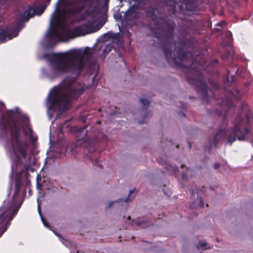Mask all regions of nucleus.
<instances>
[{
    "label": "nucleus",
    "instance_id": "f257e3e1",
    "mask_svg": "<svg viewBox=\"0 0 253 253\" xmlns=\"http://www.w3.org/2000/svg\"><path fill=\"white\" fill-rule=\"evenodd\" d=\"M145 12L150 20V30L154 37L160 41V47L168 62L182 69L186 73V81L194 87L198 93L201 94L202 99L207 104L209 103L208 86L203 74L193 69L192 67L185 66L181 62L186 60L188 56L193 57L191 52L184 50L187 46V41L181 40L175 42L174 50L176 56L172 53L171 45L176 27L174 21L167 17L161 16L159 10L154 6H149Z\"/></svg>",
    "mask_w": 253,
    "mask_h": 253
},
{
    "label": "nucleus",
    "instance_id": "f03ea898",
    "mask_svg": "<svg viewBox=\"0 0 253 253\" xmlns=\"http://www.w3.org/2000/svg\"><path fill=\"white\" fill-rule=\"evenodd\" d=\"M88 47H86L84 51L80 49H71L64 52L47 54L45 57L51 64V69L54 78L67 73L80 75L85 66L93 72L98 68L96 59L88 58L85 61L84 56L88 54Z\"/></svg>",
    "mask_w": 253,
    "mask_h": 253
},
{
    "label": "nucleus",
    "instance_id": "7ed1b4c3",
    "mask_svg": "<svg viewBox=\"0 0 253 253\" xmlns=\"http://www.w3.org/2000/svg\"><path fill=\"white\" fill-rule=\"evenodd\" d=\"M82 84L75 80H64L58 85L54 86L48 96V109L51 111H64L68 110L73 100H77L84 93Z\"/></svg>",
    "mask_w": 253,
    "mask_h": 253
},
{
    "label": "nucleus",
    "instance_id": "20e7f679",
    "mask_svg": "<svg viewBox=\"0 0 253 253\" xmlns=\"http://www.w3.org/2000/svg\"><path fill=\"white\" fill-rule=\"evenodd\" d=\"M1 130L5 135L8 134V129L10 130V140L12 148L15 154H20L25 159L27 155L28 144L26 141H21L20 138V128L13 121L11 123L10 119L3 118L0 124Z\"/></svg>",
    "mask_w": 253,
    "mask_h": 253
},
{
    "label": "nucleus",
    "instance_id": "39448f33",
    "mask_svg": "<svg viewBox=\"0 0 253 253\" xmlns=\"http://www.w3.org/2000/svg\"><path fill=\"white\" fill-rule=\"evenodd\" d=\"M238 112V140H245L248 137L253 122V114L245 102H242Z\"/></svg>",
    "mask_w": 253,
    "mask_h": 253
},
{
    "label": "nucleus",
    "instance_id": "423d86ee",
    "mask_svg": "<svg viewBox=\"0 0 253 253\" xmlns=\"http://www.w3.org/2000/svg\"><path fill=\"white\" fill-rule=\"evenodd\" d=\"M87 127L88 126H86L77 129L74 145L76 147H86L91 151L94 149V145L98 138L95 136L94 132L88 130Z\"/></svg>",
    "mask_w": 253,
    "mask_h": 253
},
{
    "label": "nucleus",
    "instance_id": "0eeeda50",
    "mask_svg": "<svg viewBox=\"0 0 253 253\" xmlns=\"http://www.w3.org/2000/svg\"><path fill=\"white\" fill-rule=\"evenodd\" d=\"M102 26L103 24H97L93 26L92 22L88 21L86 23L81 24L75 27L70 32H64L62 35L63 37L68 39H73L76 37L96 32Z\"/></svg>",
    "mask_w": 253,
    "mask_h": 253
},
{
    "label": "nucleus",
    "instance_id": "6e6552de",
    "mask_svg": "<svg viewBox=\"0 0 253 253\" xmlns=\"http://www.w3.org/2000/svg\"><path fill=\"white\" fill-rule=\"evenodd\" d=\"M227 133H229V135L227 137V143L231 144L236 140L237 137V124L235 123L234 127L231 129L226 130L222 128L218 129L213 138L209 140V144L211 145H213L217 148L219 141L225 138Z\"/></svg>",
    "mask_w": 253,
    "mask_h": 253
},
{
    "label": "nucleus",
    "instance_id": "1a4fd4ad",
    "mask_svg": "<svg viewBox=\"0 0 253 253\" xmlns=\"http://www.w3.org/2000/svg\"><path fill=\"white\" fill-rule=\"evenodd\" d=\"M23 173L24 170H22L16 175L15 179V190L12 197V201L10 203L8 204L7 209L2 211L1 213H3L5 211H8L10 214H12L13 213V211L16 208H18V210L20 209L22 205V201L20 202L18 204H17V203L19 199L18 194L21 190L22 185V178L21 176Z\"/></svg>",
    "mask_w": 253,
    "mask_h": 253
},
{
    "label": "nucleus",
    "instance_id": "9d476101",
    "mask_svg": "<svg viewBox=\"0 0 253 253\" xmlns=\"http://www.w3.org/2000/svg\"><path fill=\"white\" fill-rule=\"evenodd\" d=\"M19 17L17 18L16 21L17 23L15 27L9 28L13 38L18 35L19 31L24 27V23L29 21V19L34 16V14H31V9H29L25 11L23 13H20Z\"/></svg>",
    "mask_w": 253,
    "mask_h": 253
},
{
    "label": "nucleus",
    "instance_id": "9b49d317",
    "mask_svg": "<svg viewBox=\"0 0 253 253\" xmlns=\"http://www.w3.org/2000/svg\"><path fill=\"white\" fill-rule=\"evenodd\" d=\"M18 211V208H16L12 214H10L8 211H5L0 214V237L6 231L8 226L10 224V221L17 214Z\"/></svg>",
    "mask_w": 253,
    "mask_h": 253
},
{
    "label": "nucleus",
    "instance_id": "f8f14e48",
    "mask_svg": "<svg viewBox=\"0 0 253 253\" xmlns=\"http://www.w3.org/2000/svg\"><path fill=\"white\" fill-rule=\"evenodd\" d=\"M139 5H132L130 6L126 12V16L127 17H134L137 19L139 16Z\"/></svg>",
    "mask_w": 253,
    "mask_h": 253
},
{
    "label": "nucleus",
    "instance_id": "ddd939ff",
    "mask_svg": "<svg viewBox=\"0 0 253 253\" xmlns=\"http://www.w3.org/2000/svg\"><path fill=\"white\" fill-rule=\"evenodd\" d=\"M158 162L160 164L164 166L167 170L171 173L175 174L178 171V169L176 166L167 163L165 160L159 159Z\"/></svg>",
    "mask_w": 253,
    "mask_h": 253
},
{
    "label": "nucleus",
    "instance_id": "4468645a",
    "mask_svg": "<svg viewBox=\"0 0 253 253\" xmlns=\"http://www.w3.org/2000/svg\"><path fill=\"white\" fill-rule=\"evenodd\" d=\"M202 0H186L184 5L186 10L192 11L198 8L199 2Z\"/></svg>",
    "mask_w": 253,
    "mask_h": 253
},
{
    "label": "nucleus",
    "instance_id": "2eb2a0df",
    "mask_svg": "<svg viewBox=\"0 0 253 253\" xmlns=\"http://www.w3.org/2000/svg\"><path fill=\"white\" fill-rule=\"evenodd\" d=\"M12 38L13 37L8 30V28H6L5 30L0 29V43L4 42Z\"/></svg>",
    "mask_w": 253,
    "mask_h": 253
},
{
    "label": "nucleus",
    "instance_id": "dca6fc26",
    "mask_svg": "<svg viewBox=\"0 0 253 253\" xmlns=\"http://www.w3.org/2000/svg\"><path fill=\"white\" fill-rule=\"evenodd\" d=\"M203 207L204 202L201 197L198 198L196 200H195L193 203L190 205L191 209L203 208Z\"/></svg>",
    "mask_w": 253,
    "mask_h": 253
},
{
    "label": "nucleus",
    "instance_id": "f3484780",
    "mask_svg": "<svg viewBox=\"0 0 253 253\" xmlns=\"http://www.w3.org/2000/svg\"><path fill=\"white\" fill-rule=\"evenodd\" d=\"M236 77L231 75L229 71H227V75L224 81V84L226 86H230L232 82H234L235 80Z\"/></svg>",
    "mask_w": 253,
    "mask_h": 253
},
{
    "label": "nucleus",
    "instance_id": "a211bd4d",
    "mask_svg": "<svg viewBox=\"0 0 253 253\" xmlns=\"http://www.w3.org/2000/svg\"><path fill=\"white\" fill-rule=\"evenodd\" d=\"M49 37L53 39H58L61 40L62 37L59 31L56 29H52L48 35Z\"/></svg>",
    "mask_w": 253,
    "mask_h": 253
},
{
    "label": "nucleus",
    "instance_id": "6ab92c4d",
    "mask_svg": "<svg viewBox=\"0 0 253 253\" xmlns=\"http://www.w3.org/2000/svg\"><path fill=\"white\" fill-rule=\"evenodd\" d=\"M46 8V6L45 5H41L36 9L33 10V12L31 14H34V16L35 15H41L43 11H44L45 9Z\"/></svg>",
    "mask_w": 253,
    "mask_h": 253
},
{
    "label": "nucleus",
    "instance_id": "aec40b11",
    "mask_svg": "<svg viewBox=\"0 0 253 253\" xmlns=\"http://www.w3.org/2000/svg\"><path fill=\"white\" fill-rule=\"evenodd\" d=\"M38 211H39V214L40 215L41 218L42 219V221L43 225L45 227L48 228L49 229H51V226L49 225V223L47 221V220L44 218V217L42 215L40 204L38 205Z\"/></svg>",
    "mask_w": 253,
    "mask_h": 253
},
{
    "label": "nucleus",
    "instance_id": "412c9836",
    "mask_svg": "<svg viewBox=\"0 0 253 253\" xmlns=\"http://www.w3.org/2000/svg\"><path fill=\"white\" fill-rule=\"evenodd\" d=\"M24 170V173L25 176V186L27 187H30V185L31 184L30 180L29 178V176H30V174L28 172V168H27L26 169Z\"/></svg>",
    "mask_w": 253,
    "mask_h": 253
},
{
    "label": "nucleus",
    "instance_id": "4be33fe9",
    "mask_svg": "<svg viewBox=\"0 0 253 253\" xmlns=\"http://www.w3.org/2000/svg\"><path fill=\"white\" fill-rule=\"evenodd\" d=\"M140 101L142 104V105L143 106L142 107V109L143 110H147L149 106V102L148 100H147V99H144V98H140Z\"/></svg>",
    "mask_w": 253,
    "mask_h": 253
},
{
    "label": "nucleus",
    "instance_id": "5701e85b",
    "mask_svg": "<svg viewBox=\"0 0 253 253\" xmlns=\"http://www.w3.org/2000/svg\"><path fill=\"white\" fill-rule=\"evenodd\" d=\"M136 225L138 227H141L143 228L150 226V224L145 221H138L136 222Z\"/></svg>",
    "mask_w": 253,
    "mask_h": 253
},
{
    "label": "nucleus",
    "instance_id": "b1692460",
    "mask_svg": "<svg viewBox=\"0 0 253 253\" xmlns=\"http://www.w3.org/2000/svg\"><path fill=\"white\" fill-rule=\"evenodd\" d=\"M199 248L202 249L203 250L209 249L210 248L207 244L204 241H202L199 243V246H198V248L199 249Z\"/></svg>",
    "mask_w": 253,
    "mask_h": 253
},
{
    "label": "nucleus",
    "instance_id": "393cba45",
    "mask_svg": "<svg viewBox=\"0 0 253 253\" xmlns=\"http://www.w3.org/2000/svg\"><path fill=\"white\" fill-rule=\"evenodd\" d=\"M60 22L59 15L58 14L56 15L52 19L51 23L52 24H57Z\"/></svg>",
    "mask_w": 253,
    "mask_h": 253
},
{
    "label": "nucleus",
    "instance_id": "a878e982",
    "mask_svg": "<svg viewBox=\"0 0 253 253\" xmlns=\"http://www.w3.org/2000/svg\"><path fill=\"white\" fill-rule=\"evenodd\" d=\"M208 82L214 88L217 89L218 84L216 81L209 79Z\"/></svg>",
    "mask_w": 253,
    "mask_h": 253
},
{
    "label": "nucleus",
    "instance_id": "bb28decb",
    "mask_svg": "<svg viewBox=\"0 0 253 253\" xmlns=\"http://www.w3.org/2000/svg\"><path fill=\"white\" fill-rule=\"evenodd\" d=\"M150 113L149 112L145 113L142 119L139 122V123L141 124L145 123L146 119L148 117V116H150Z\"/></svg>",
    "mask_w": 253,
    "mask_h": 253
},
{
    "label": "nucleus",
    "instance_id": "cd10ccee",
    "mask_svg": "<svg viewBox=\"0 0 253 253\" xmlns=\"http://www.w3.org/2000/svg\"><path fill=\"white\" fill-rule=\"evenodd\" d=\"M225 36L227 37L229 42H230L232 38L231 32L229 31H227L225 33Z\"/></svg>",
    "mask_w": 253,
    "mask_h": 253
},
{
    "label": "nucleus",
    "instance_id": "c85d7f7f",
    "mask_svg": "<svg viewBox=\"0 0 253 253\" xmlns=\"http://www.w3.org/2000/svg\"><path fill=\"white\" fill-rule=\"evenodd\" d=\"M230 55V52L229 51H225L222 55H221V58L225 60L227 59Z\"/></svg>",
    "mask_w": 253,
    "mask_h": 253
},
{
    "label": "nucleus",
    "instance_id": "c756f323",
    "mask_svg": "<svg viewBox=\"0 0 253 253\" xmlns=\"http://www.w3.org/2000/svg\"><path fill=\"white\" fill-rule=\"evenodd\" d=\"M189 190L191 192V194L192 196H194L195 194H199L200 192L198 191L197 188L196 189H189Z\"/></svg>",
    "mask_w": 253,
    "mask_h": 253
},
{
    "label": "nucleus",
    "instance_id": "7c9ffc66",
    "mask_svg": "<svg viewBox=\"0 0 253 253\" xmlns=\"http://www.w3.org/2000/svg\"><path fill=\"white\" fill-rule=\"evenodd\" d=\"M134 190H131L130 191V192H129V195L128 196V197L125 199V202H127L128 201H131V199H130V195L134 192Z\"/></svg>",
    "mask_w": 253,
    "mask_h": 253
},
{
    "label": "nucleus",
    "instance_id": "2f4dec72",
    "mask_svg": "<svg viewBox=\"0 0 253 253\" xmlns=\"http://www.w3.org/2000/svg\"><path fill=\"white\" fill-rule=\"evenodd\" d=\"M111 50V48L110 46H107L105 47V48L103 49V53L106 54L108 53L109 52H110Z\"/></svg>",
    "mask_w": 253,
    "mask_h": 253
},
{
    "label": "nucleus",
    "instance_id": "473e14b6",
    "mask_svg": "<svg viewBox=\"0 0 253 253\" xmlns=\"http://www.w3.org/2000/svg\"><path fill=\"white\" fill-rule=\"evenodd\" d=\"M226 105L228 106H231L233 105V102L230 98L227 99L225 102Z\"/></svg>",
    "mask_w": 253,
    "mask_h": 253
},
{
    "label": "nucleus",
    "instance_id": "72a5a7b5",
    "mask_svg": "<svg viewBox=\"0 0 253 253\" xmlns=\"http://www.w3.org/2000/svg\"><path fill=\"white\" fill-rule=\"evenodd\" d=\"M182 179L183 180H186L187 179V173L184 172H182Z\"/></svg>",
    "mask_w": 253,
    "mask_h": 253
},
{
    "label": "nucleus",
    "instance_id": "f704fd0d",
    "mask_svg": "<svg viewBox=\"0 0 253 253\" xmlns=\"http://www.w3.org/2000/svg\"><path fill=\"white\" fill-rule=\"evenodd\" d=\"M21 160L20 157L19 156H17L16 157V160L15 162L16 166H17L20 163Z\"/></svg>",
    "mask_w": 253,
    "mask_h": 253
},
{
    "label": "nucleus",
    "instance_id": "c9c22d12",
    "mask_svg": "<svg viewBox=\"0 0 253 253\" xmlns=\"http://www.w3.org/2000/svg\"><path fill=\"white\" fill-rule=\"evenodd\" d=\"M225 25V22L224 21H222L217 24L218 26H220L221 28L223 27Z\"/></svg>",
    "mask_w": 253,
    "mask_h": 253
},
{
    "label": "nucleus",
    "instance_id": "e433bc0d",
    "mask_svg": "<svg viewBox=\"0 0 253 253\" xmlns=\"http://www.w3.org/2000/svg\"><path fill=\"white\" fill-rule=\"evenodd\" d=\"M220 166V165L218 163H215L213 165V168L214 169H217Z\"/></svg>",
    "mask_w": 253,
    "mask_h": 253
},
{
    "label": "nucleus",
    "instance_id": "4c0bfd02",
    "mask_svg": "<svg viewBox=\"0 0 253 253\" xmlns=\"http://www.w3.org/2000/svg\"><path fill=\"white\" fill-rule=\"evenodd\" d=\"M37 141V138L33 137L32 138V143L34 145L35 143Z\"/></svg>",
    "mask_w": 253,
    "mask_h": 253
},
{
    "label": "nucleus",
    "instance_id": "58836bf2",
    "mask_svg": "<svg viewBox=\"0 0 253 253\" xmlns=\"http://www.w3.org/2000/svg\"><path fill=\"white\" fill-rule=\"evenodd\" d=\"M178 6L179 7V11L181 12H183V8L182 7L181 4H180V5H178Z\"/></svg>",
    "mask_w": 253,
    "mask_h": 253
},
{
    "label": "nucleus",
    "instance_id": "ea45409f",
    "mask_svg": "<svg viewBox=\"0 0 253 253\" xmlns=\"http://www.w3.org/2000/svg\"><path fill=\"white\" fill-rule=\"evenodd\" d=\"M93 11H94L93 10H91L90 11H86V12H87V14L88 15H91L93 14Z\"/></svg>",
    "mask_w": 253,
    "mask_h": 253
},
{
    "label": "nucleus",
    "instance_id": "a19ab883",
    "mask_svg": "<svg viewBox=\"0 0 253 253\" xmlns=\"http://www.w3.org/2000/svg\"><path fill=\"white\" fill-rule=\"evenodd\" d=\"M181 107L183 109H185L186 108V105L185 104H182Z\"/></svg>",
    "mask_w": 253,
    "mask_h": 253
},
{
    "label": "nucleus",
    "instance_id": "79ce46f5",
    "mask_svg": "<svg viewBox=\"0 0 253 253\" xmlns=\"http://www.w3.org/2000/svg\"><path fill=\"white\" fill-rule=\"evenodd\" d=\"M99 161L98 160H96L95 163L97 165H98L99 167L102 168V166L100 164H98Z\"/></svg>",
    "mask_w": 253,
    "mask_h": 253
},
{
    "label": "nucleus",
    "instance_id": "37998d69",
    "mask_svg": "<svg viewBox=\"0 0 253 253\" xmlns=\"http://www.w3.org/2000/svg\"><path fill=\"white\" fill-rule=\"evenodd\" d=\"M179 115H181L182 116H183V117H186V115L183 113V112H180L179 113Z\"/></svg>",
    "mask_w": 253,
    "mask_h": 253
},
{
    "label": "nucleus",
    "instance_id": "c03bdc74",
    "mask_svg": "<svg viewBox=\"0 0 253 253\" xmlns=\"http://www.w3.org/2000/svg\"><path fill=\"white\" fill-rule=\"evenodd\" d=\"M114 203V202H110L108 206V208H110L111 207V206H112V205H113V204Z\"/></svg>",
    "mask_w": 253,
    "mask_h": 253
},
{
    "label": "nucleus",
    "instance_id": "a18cd8bd",
    "mask_svg": "<svg viewBox=\"0 0 253 253\" xmlns=\"http://www.w3.org/2000/svg\"><path fill=\"white\" fill-rule=\"evenodd\" d=\"M50 0H46V3H47V4H49L50 2Z\"/></svg>",
    "mask_w": 253,
    "mask_h": 253
},
{
    "label": "nucleus",
    "instance_id": "49530a36",
    "mask_svg": "<svg viewBox=\"0 0 253 253\" xmlns=\"http://www.w3.org/2000/svg\"><path fill=\"white\" fill-rule=\"evenodd\" d=\"M189 149H191V144L190 143H189Z\"/></svg>",
    "mask_w": 253,
    "mask_h": 253
},
{
    "label": "nucleus",
    "instance_id": "de8ad7c7",
    "mask_svg": "<svg viewBox=\"0 0 253 253\" xmlns=\"http://www.w3.org/2000/svg\"><path fill=\"white\" fill-rule=\"evenodd\" d=\"M29 131H30L31 133H32V129L31 128H29Z\"/></svg>",
    "mask_w": 253,
    "mask_h": 253
},
{
    "label": "nucleus",
    "instance_id": "09e8293b",
    "mask_svg": "<svg viewBox=\"0 0 253 253\" xmlns=\"http://www.w3.org/2000/svg\"><path fill=\"white\" fill-rule=\"evenodd\" d=\"M214 62L215 63H216V64H217V63H218V61H217V60H215L214 61Z\"/></svg>",
    "mask_w": 253,
    "mask_h": 253
},
{
    "label": "nucleus",
    "instance_id": "8fccbe9b",
    "mask_svg": "<svg viewBox=\"0 0 253 253\" xmlns=\"http://www.w3.org/2000/svg\"><path fill=\"white\" fill-rule=\"evenodd\" d=\"M184 167V165H183V164H182V165H181V168H182H182H183Z\"/></svg>",
    "mask_w": 253,
    "mask_h": 253
},
{
    "label": "nucleus",
    "instance_id": "3c124183",
    "mask_svg": "<svg viewBox=\"0 0 253 253\" xmlns=\"http://www.w3.org/2000/svg\"><path fill=\"white\" fill-rule=\"evenodd\" d=\"M97 74V72H96V73L95 75V76H94V77L93 78V80H94V79L96 77Z\"/></svg>",
    "mask_w": 253,
    "mask_h": 253
},
{
    "label": "nucleus",
    "instance_id": "603ef678",
    "mask_svg": "<svg viewBox=\"0 0 253 253\" xmlns=\"http://www.w3.org/2000/svg\"><path fill=\"white\" fill-rule=\"evenodd\" d=\"M127 219H128V220L130 219V216H127Z\"/></svg>",
    "mask_w": 253,
    "mask_h": 253
},
{
    "label": "nucleus",
    "instance_id": "864d4df0",
    "mask_svg": "<svg viewBox=\"0 0 253 253\" xmlns=\"http://www.w3.org/2000/svg\"><path fill=\"white\" fill-rule=\"evenodd\" d=\"M110 34V33H107L105 35H109Z\"/></svg>",
    "mask_w": 253,
    "mask_h": 253
},
{
    "label": "nucleus",
    "instance_id": "5fc2aeb1",
    "mask_svg": "<svg viewBox=\"0 0 253 253\" xmlns=\"http://www.w3.org/2000/svg\"><path fill=\"white\" fill-rule=\"evenodd\" d=\"M235 74H236L237 73V69L235 71Z\"/></svg>",
    "mask_w": 253,
    "mask_h": 253
},
{
    "label": "nucleus",
    "instance_id": "6e6d98bb",
    "mask_svg": "<svg viewBox=\"0 0 253 253\" xmlns=\"http://www.w3.org/2000/svg\"><path fill=\"white\" fill-rule=\"evenodd\" d=\"M218 114H219V115H220L221 114V112H219V113H218Z\"/></svg>",
    "mask_w": 253,
    "mask_h": 253
},
{
    "label": "nucleus",
    "instance_id": "4d7b16f0",
    "mask_svg": "<svg viewBox=\"0 0 253 253\" xmlns=\"http://www.w3.org/2000/svg\"><path fill=\"white\" fill-rule=\"evenodd\" d=\"M56 235L57 236H58V237H59V236H60V235H59V234H56Z\"/></svg>",
    "mask_w": 253,
    "mask_h": 253
},
{
    "label": "nucleus",
    "instance_id": "13d9d810",
    "mask_svg": "<svg viewBox=\"0 0 253 253\" xmlns=\"http://www.w3.org/2000/svg\"><path fill=\"white\" fill-rule=\"evenodd\" d=\"M25 195H26V190H25L24 191V194Z\"/></svg>",
    "mask_w": 253,
    "mask_h": 253
},
{
    "label": "nucleus",
    "instance_id": "bf43d9fd",
    "mask_svg": "<svg viewBox=\"0 0 253 253\" xmlns=\"http://www.w3.org/2000/svg\"><path fill=\"white\" fill-rule=\"evenodd\" d=\"M188 170H189L190 169L189 168H187V169Z\"/></svg>",
    "mask_w": 253,
    "mask_h": 253
},
{
    "label": "nucleus",
    "instance_id": "052dcab7",
    "mask_svg": "<svg viewBox=\"0 0 253 253\" xmlns=\"http://www.w3.org/2000/svg\"><path fill=\"white\" fill-rule=\"evenodd\" d=\"M238 96H239V92L238 91Z\"/></svg>",
    "mask_w": 253,
    "mask_h": 253
},
{
    "label": "nucleus",
    "instance_id": "680f3d73",
    "mask_svg": "<svg viewBox=\"0 0 253 253\" xmlns=\"http://www.w3.org/2000/svg\"><path fill=\"white\" fill-rule=\"evenodd\" d=\"M133 0V1H137L138 0Z\"/></svg>",
    "mask_w": 253,
    "mask_h": 253
},
{
    "label": "nucleus",
    "instance_id": "e2e57ef3",
    "mask_svg": "<svg viewBox=\"0 0 253 253\" xmlns=\"http://www.w3.org/2000/svg\"><path fill=\"white\" fill-rule=\"evenodd\" d=\"M200 193V191H201V190H200V191H198Z\"/></svg>",
    "mask_w": 253,
    "mask_h": 253
}]
</instances>
